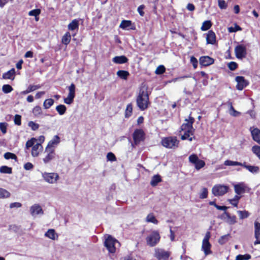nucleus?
<instances>
[{"mask_svg":"<svg viewBox=\"0 0 260 260\" xmlns=\"http://www.w3.org/2000/svg\"><path fill=\"white\" fill-rule=\"evenodd\" d=\"M189 161L194 165L195 168L199 170L203 168L205 165V162L200 159L196 154H191L189 156Z\"/></svg>","mask_w":260,"mask_h":260,"instance_id":"7","label":"nucleus"},{"mask_svg":"<svg viewBox=\"0 0 260 260\" xmlns=\"http://www.w3.org/2000/svg\"><path fill=\"white\" fill-rule=\"evenodd\" d=\"M56 110L59 114L63 115L67 110V108L64 105H59L56 107Z\"/></svg>","mask_w":260,"mask_h":260,"instance_id":"36","label":"nucleus"},{"mask_svg":"<svg viewBox=\"0 0 260 260\" xmlns=\"http://www.w3.org/2000/svg\"><path fill=\"white\" fill-rule=\"evenodd\" d=\"M150 104L149 102V95L146 88L143 87L140 89L139 94L137 98V105L139 108L145 110L148 107Z\"/></svg>","mask_w":260,"mask_h":260,"instance_id":"1","label":"nucleus"},{"mask_svg":"<svg viewBox=\"0 0 260 260\" xmlns=\"http://www.w3.org/2000/svg\"><path fill=\"white\" fill-rule=\"evenodd\" d=\"M0 173L10 174L12 173V169L6 166H3L0 167Z\"/></svg>","mask_w":260,"mask_h":260,"instance_id":"35","label":"nucleus"},{"mask_svg":"<svg viewBox=\"0 0 260 260\" xmlns=\"http://www.w3.org/2000/svg\"><path fill=\"white\" fill-rule=\"evenodd\" d=\"M11 193L7 190L0 188V199H6L10 197Z\"/></svg>","mask_w":260,"mask_h":260,"instance_id":"33","label":"nucleus"},{"mask_svg":"<svg viewBox=\"0 0 260 260\" xmlns=\"http://www.w3.org/2000/svg\"><path fill=\"white\" fill-rule=\"evenodd\" d=\"M36 141L37 140L34 138L28 140L25 144L26 149H28L30 147L32 148L33 146L35 145V143Z\"/></svg>","mask_w":260,"mask_h":260,"instance_id":"45","label":"nucleus"},{"mask_svg":"<svg viewBox=\"0 0 260 260\" xmlns=\"http://www.w3.org/2000/svg\"><path fill=\"white\" fill-rule=\"evenodd\" d=\"M28 125L31 128L32 131H37L39 128V124L32 121H30L28 123Z\"/></svg>","mask_w":260,"mask_h":260,"instance_id":"49","label":"nucleus"},{"mask_svg":"<svg viewBox=\"0 0 260 260\" xmlns=\"http://www.w3.org/2000/svg\"><path fill=\"white\" fill-rule=\"evenodd\" d=\"M2 90L5 93H8L13 90V88L8 84H6L3 86Z\"/></svg>","mask_w":260,"mask_h":260,"instance_id":"53","label":"nucleus"},{"mask_svg":"<svg viewBox=\"0 0 260 260\" xmlns=\"http://www.w3.org/2000/svg\"><path fill=\"white\" fill-rule=\"evenodd\" d=\"M236 81L237 82V85L236 86L237 89L239 90H242L248 84L247 82L245 80L244 78L242 76L236 77Z\"/></svg>","mask_w":260,"mask_h":260,"instance_id":"16","label":"nucleus"},{"mask_svg":"<svg viewBox=\"0 0 260 260\" xmlns=\"http://www.w3.org/2000/svg\"><path fill=\"white\" fill-rule=\"evenodd\" d=\"M183 131L184 132V133L183 135H182L181 139L183 140L187 139L189 141H191L194 138V137H192V136H193V132L189 133L188 132V131Z\"/></svg>","mask_w":260,"mask_h":260,"instance_id":"28","label":"nucleus"},{"mask_svg":"<svg viewBox=\"0 0 260 260\" xmlns=\"http://www.w3.org/2000/svg\"><path fill=\"white\" fill-rule=\"evenodd\" d=\"M171 253L168 251L161 248L155 249L154 256L158 260H167L170 256Z\"/></svg>","mask_w":260,"mask_h":260,"instance_id":"9","label":"nucleus"},{"mask_svg":"<svg viewBox=\"0 0 260 260\" xmlns=\"http://www.w3.org/2000/svg\"><path fill=\"white\" fill-rule=\"evenodd\" d=\"M14 121L16 125H20L21 124V116L18 114L15 115Z\"/></svg>","mask_w":260,"mask_h":260,"instance_id":"56","label":"nucleus"},{"mask_svg":"<svg viewBox=\"0 0 260 260\" xmlns=\"http://www.w3.org/2000/svg\"><path fill=\"white\" fill-rule=\"evenodd\" d=\"M146 221L151 222L155 224H157L158 223V221L156 219L153 213H150L147 216Z\"/></svg>","mask_w":260,"mask_h":260,"instance_id":"31","label":"nucleus"},{"mask_svg":"<svg viewBox=\"0 0 260 260\" xmlns=\"http://www.w3.org/2000/svg\"><path fill=\"white\" fill-rule=\"evenodd\" d=\"M71 39V36L69 32H67L66 34L62 37V43L63 44L68 45L70 42Z\"/></svg>","mask_w":260,"mask_h":260,"instance_id":"34","label":"nucleus"},{"mask_svg":"<svg viewBox=\"0 0 260 260\" xmlns=\"http://www.w3.org/2000/svg\"><path fill=\"white\" fill-rule=\"evenodd\" d=\"M32 114L35 117L40 118L43 115L42 109L39 106H35L32 111ZM44 116H48L47 114H44Z\"/></svg>","mask_w":260,"mask_h":260,"instance_id":"21","label":"nucleus"},{"mask_svg":"<svg viewBox=\"0 0 260 260\" xmlns=\"http://www.w3.org/2000/svg\"><path fill=\"white\" fill-rule=\"evenodd\" d=\"M43 150V146L40 143H37L34 146H33L31 154L33 157H37L40 152Z\"/></svg>","mask_w":260,"mask_h":260,"instance_id":"19","label":"nucleus"},{"mask_svg":"<svg viewBox=\"0 0 260 260\" xmlns=\"http://www.w3.org/2000/svg\"><path fill=\"white\" fill-rule=\"evenodd\" d=\"M251 258V255L248 254L244 255L239 254L236 256V260H248Z\"/></svg>","mask_w":260,"mask_h":260,"instance_id":"51","label":"nucleus"},{"mask_svg":"<svg viewBox=\"0 0 260 260\" xmlns=\"http://www.w3.org/2000/svg\"><path fill=\"white\" fill-rule=\"evenodd\" d=\"M4 158L6 159H16L17 156L16 155L12 153L11 152H6L4 154Z\"/></svg>","mask_w":260,"mask_h":260,"instance_id":"50","label":"nucleus"},{"mask_svg":"<svg viewBox=\"0 0 260 260\" xmlns=\"http://www.w3.org/2000/svg\"><path fill=\"white\" fill-rule=\"evenodd\" d=\"M212 24L210 21H205L203 23L201 29L203 31L207 30L211 27Z\"/></svg>","mask_w":260,"mask_h":260,"instance_id":"42","label":"nucleus"},{"mask_svg":"<svg viewBox=\"0 0 260 260\" xmlns=\"http://www.w3.org/2000/svg\"><path fill=\"white\" fill-rule=\"evenodd\" d=\"M45 236L52 240H55L56 237H57V234L55 233V230L53 229H49L45 234Z\"/></svg>","mask_w":260,"mask_h":260,"instance_id":"27","label":"nucleus"},{"mask_svg":"<svg viewBox=\"0 0 260 260\" xmlns=\"http://www.w3.org/2000/svg\"><path fill=\"white\" fill-rule=\"evenodd\" d=\"M162 181L161 177L159 175H155L152 177L150 184L152 186H155L157 185L159 182Z\"/></svg>","mask_w":260,"mask_h":260,"instance_id":"26","label":"nucleus"},{"mask_svg":"<svg viewBox=\"0 0 260 260\" xmlns=\"http://www.w3.org/2000/svg\"><path fill=\"white\" fill-rule=\"evenodd\" d=\"M250 131L253 140L260 144V130L257 128L251 127Z\"/></svg>","mask_w":260,"mask_h":260,"instance_id":"18","label":"nucleus"},{"mask_svg":"<svg viewBox=\"0 0 260 260\" xmlns=\"http://www.w3.org/2000/svg\"><path fill=\"white\" fill-rule=\"evenodd\" d=\"M117 75L122 79H127L129 74L127 71L124 70H119L117 72Z\"/></svg>","mask_w":260,"mask_h":260,"instance_id":"30","label":"nucleus"},{"mask_svg":"<svg viewBox=\"0 0 260 260\" xmlns=\"http://www.w3.org/2000/svg\"><path fill=\"white\" fill-rule=\"evenodd\" d=\"M42 176L44 180L50 184L57 183L59 179L58 174L56 173L44 172L42 173Z\"/></svg>","mask_w":260,"mask_h":260,"instance_id":"5","label":"nucleus"},{"mask_svg":"<svg viewBox=\"0 0 260 260\" xmlns=\"http://www.w3.org/2000/svg\"><path fill=\"white\" fill-rule=\"evenodd\" d=\"M41 11L39 9L32 10L29 12L28 15L29 16H34L36 17V20H38L37 16L40 14Z\"/></svg>","mask_w":260,"mask_h":260,"instance_id":"52","label":"nucleus"},{"mask_svg":"<svg viewBox=\"0 0 260 260\" xmlns=\"http://www.w3.org/2000/svg\"><path fill=\"white\" fill-rule=\"evenodd\" d=\"M161 144L167 148L175 149L178 146L179 141L176 137H169L163 138Z\"/></svg>","mask_w":260,"mask_h":260,"instance_id":"2","label":"nucleus"},{"mask_svg":"<svg viewBox=\"0 0 260 260\" xmlns=\"http://www.w3.org/2000/svg\"><path fill=\"white\" fill-rule=\"evenodd\" d=\"M218 6L221 9H225L228 5L224 0H218Z\"/></svg>","mask_w":260,"mask_h":260,"instance_id":"58","label":"nucleus"},{"mask_svg":"<svg viewBox=\"0 0 260 260\" xmlns=\"http://www.w3.org/2000/svg\"><path fill=\"white\" fill-rule=\"evenodd\" d=\"M224 165H225V166H241L242 165H244V164H243L241 162H238V161H232V160H225L224 161Z\"/></svg>","mask_w":260,"mask_h":260,"instance_id":"38","label":"nucleus"},{"mask_svg":"<svg viewBox=\"0 0 260 260\" xmlns=\"http://www.w3.org/2000/svg\"><path fill=\"white\" fill-rule=\"evenodd\" d=\"M22 206V204L19 202H14L10 204V208H20Z\"/></svg>","mask_w":260,"mask_h":260,"instance_id":"64","label":"nucleus"},{"mask_svg":"<svg viewBox=\"0 0 260 260\" xmlns=\"http://www.w3.org/2000/svg\"><path fill=\"white\" fill-rule=\"evenodd\" d=\"M190 62L192 64L194 69L197 68L198 66V60L194 56H191L190 58Z\"/></svg>","mask_w":260,"mask_h":260,"instance_id":"63","label":"nucleus"},{"mask_svg":"<svg viewBox=\"0 0 260 260\" xmlns=\"http://www.w3.org/2000/svg\"><path fill=\"white\" fill-rule=\"evenodd\" d=\"M112 61L116 64H123L127 62L128 61V59L124 55L117 56L113 58Z\"/></svg>","mask_w":260,"mask_h":260,"instance_id":"24","label":"nucleus"},{"mask_svg":"<svg viewBox=\"0 0 260 260\" xmlns=\"http://www.w3.org/2000/svg\"><path fill=\"white\" fill-rule=\"evenodd\" d=\"M208 192L207 188L205 187L203 188L201 190V192L200 193V198L202 199L207 198L208 197Z\"/></svg>","mask_w":260,"mask_h":260,"instance_id":"47","label":"nucleus"},{"mask_svg":"<svg viewBox=\"0 0 260 260\" xmlns=\"http://www.w3.org/2000/svg\"><path fill=\"white\" fill-rule=\"evenodd\" d=\"M211 245L209 242H202V249L204 251L205 255L212 253L211 250Z\"/></svg>","mask_w":260,"mask_h":260,"instance_id":"23","label":"nucleus"},{"mask_svg":"<svg viewBox=\"0 0 260 260\" xmlns=\"http://www.w3.org/2000/svg\"><path fill=\"white\" fill-rule=\"evenodd\" d=\"M229 189V187L227 185L217 184L213 187L212 192L215 196H221L226 193Z\"/></svg>","mask_w":260,"mask_h":260,"instance_id":"6","label":"nucleus"},{"mask_svg":"<svg viewBox=\"0 0 260 260\" xmlns=\"http://www.w3.org/2000/svg\"><path fill=\"white\" fill-rule=\"evenodd\" d=\"M107 158L108 160L113 161L116 160L115 155L112 152L108 153L107 155Z\"/></svg>","mask_w":260,"mask_h":260,"instance_id":"60","label":"nucleus"},{"mask_svg":"<svg viewBox=\"0 0 260 260\" xmlns=\"http://www.w3.org/2000/svg\"><path fill=\"white\" fill-rule=\"evenodd\" d=\"M79 27V21L77 19L73 20L69 25L68 29L70 30H74L78 28Z\"/></svg>","mask_w":260,"mask_h":260,"instance_id":"32","label":"nucleus"},{"mask_svg":"<svg viewBox=\"0 0 260 260\" xmlns=\"http://www.w3.org/2000/svg\"><path fill=\"white\" fill-rule=\"evenodd\" d=\"M166 71L165 67L162 65L159 66L156 69L155 73L157 75H161Z\"/></svg>","mask_w":260,"mask_h":260,"instance_id":"54","label":"nucleus"},{"mask_svg":"<svg viewBox=\"0 0 260 260\" xmlns=\"http://www.w3.org/2000/svg\"><path fill=\"white\" fill-rule=\"evenodd\" d=\"M234 186L235 191L238 196L242 193H244L247 188L246 185L243 182L235 184Z\"/></svg>","mask_w":260,"mask_h":260,"instance_id":"17","label":"nucleus"},{"mask_svg":"<svg viewBox=\"0 0 260 260\" xmlns=\"http://www.w3.org/2000/svg\"><path fill=\"white\" fill-rule=\"evenodd\" d=\"M240 198V196L236 195L233 199L229 200V202L234 207H237L239 200Z\"/></svg>","mask_w":260,"mask_h":260,"instance_id":"40","label":"nucleus"},{"mask_svg":"<svg viewBox=\"0 0 260 260\" xmlns=\"http://www.w3.org/2000/svg\"><path fill=\"white\" fill-rule=\"evenodd\" d=\"M240 30H241V28L237 24H235V27H230L228 28V30L230 32H236Z\"/></svg>","mask_w":260,"mask_h":260,"instance_id":"59","label":"nucleus"},{"mask_svg":"<svg viewBox=\"0 0 260 260\" xmlns=\"http://www.w3.org/2000/svg\"><path fill=\"white\" fill-rule=\"evenodd\" d=\"M15 74V69H12L3 75V78L5 79L14 80Z\"/></svg>","mask_w":260,"mask_h":260,"instance_id":"25","label":"nucleus"},{"mask_svg":"<svg viewBox=\"0 0 260 260\" xmlns=\"http://www.w3.org/2000/svg\"><path fill=\"white\" fill-rule=\"evenodd\" d=\"M59 137L57 135L54 136L52 139L49 142L47 147H46V150H48V149L55 150V147L59 143Z\"/></svg>","mask_w":260,"mask_h":260,"instance_id":"15","label":"nucleus"},{"mask_svg":"<svg viewBox=\"0 0 260 260\" xmlns=\"http://www.w3.org/2000/svg\"><path fill=\"white\" fill-rule=\"evenodd\" d=\"M220 218L224 220L226 222L229 224H234L236 223V217L235 215H231L230 214L224 211L221 215Z\"/></svg>","mask_w":260,"mask_h":260,"instance_id":"12","label":"nucleus"},{"mask_svg":"<svg viewBox=\"0 0 260 260\" xmlns=\"http://www.w3.org/2000/svg\"><path fill=\"white\" fill-rule=\"evenodd\" d=\"M8 123L6 122H1L0 123V129L5 134L7 133Z\"/></svg>","mask_w":260,"mask_h":260,"instance_id":"57","label":"nucleus"},{"mask_svg":"<svg viewBox=\"0 0 260 260\" xmlns=\"http://www.w3.org/2000/svg\"><path fill=\"white\" fill-rule=\"evenodd\" d=\"M186 123H183L181 126V131H188V132H193L194 129L193 128L192 124L194 121V119L192 117H189V119L185 120Z\"/></svg>","mask_w":260,"mask_h":260,"instance_id":"11","label":"nucleus"},{"mask_svg":"<svg viewBox=\"0 0 260 260\" xmlns=\"http://www.w3.org/2000/svg\"><path fill=\"white\" fill-rule=\"evenodd\" d=\"M116 244L119 245V243L111 236H108L105 241V246L109 252L114 253L116 251Z\"/></svg>","mask_w":260,"mask_h":260,"instance_id":"4","label":"nucleus"},{"mask_svg":"<svg viewBox=\"0 0 260 260\" xmlns=\"http://www.w3.org/2000/svg\"><path fill=\"white\" fill-rule=\"evenodd\" d=\"M237 64L233 61H231L228 64L229 68L232 71L235 70L237 68Z\"/></svg>","mask_w":260,"mask_h":260,"instance_id":"62","label":"nucleus"},{"mask_svg":"<svg viewBox=\"0 0 260 260\" xmlns=\"http://www.w3.org/2000/svg\"><path fill=\"white\" fill-rule=\"evenodd\" d=\"M69 93L75 95V85L74 84L72 83L68 87Z\"/></svg>","mask_w":260,"mask_h":260,"instance_id":"61","label":"nucleus"},{"mask_svg":"<svg viewBox=\"0 0 260 260\" xmlns=\"http://www.w3.org/2000/svg\"><path fill=\"white\" fill-rule=\"evenodd\" d=\"M244 165L242 166L247 169L249 171L252 173H257L258 172L259 168L256 166H252L250 165H246L245 162L243 163Z\"/></svg>","mask_w":260,"mask_h":260,"instance_id":"29","label":"nucleus"},{"mask_svg":"<svg viewBox=\"0 0 260 260\" xmlns=\"http://www.w3.org/2000/svg\"><path fill=\"white\" fill-rule=\"evenodd\" d=\"M229 113L231 115L237 117L240 115V112L236 111L233 106H231V109H229Z\"/></svg>","mask_w":260,"mask_h":260,"instance_id":"55","label":"nucleus"},{"mask_svg":"<svg viewBox=\"0 0 260 260\" xmlns=\"http://www.w3.org/2000/svg\"><path fill=\"white\" fill-rule=\"evenodd\" d=\"M54 104V100L52 99H48L45 100L43 103L44 108L48 109L50 108Z\"/></svg>","mask_w":260,"mask_h":260,"instance_id":"37","label":"nucleus"},{"mask_svg":"<svg viewBox=\"0 0 260 260\" xmlns=\"http://www.w3.org/2000/svg\"><path fill=\"white\" fill-rule=\"evenodd\" d=\"M254 229V237L257 238L258 236H260V223L255 221Z\"/></svg>","mask_w":260,"mask_h":260,"instance_id":"39","label":"nucleus"},{"mask_svg":"<svg viewBox=\"0 0 260 260\" xmlns=\"http://www.w3.org/2000/svg\"><path fill=\"white\" fill-rule=\"evenodd\" d=\"M132 22L129 20H122L120 24L119 27L122 29H126L131 26Z\"/></svg>","mask_w":260,"mask_h":260,"instance_id":"41","label":"nucleus"},{"mask_svg":"<svg viewBox=\"0 0 260 260\" xmlns=\"http://www.w3.org/2000/svg\"><path fill=\"white\" fill-rule=\"evenodd\" d=\"M230 235L227 234L221 236L218 240V243L222 245L226 243L229 239Z\"/></svg>","mask_w":260,"mask_h":260,"instance_id":"46","label":"nucleus"},{"mask_svg":"<svg viewBox=\"0 0 260 260\" xmlns=\"http://www.w3.org/2000/svg\"><path fill=\"white\" fill-rule=\"evenodd\" d=\"M30 213L32 216L36 217L37 215L43 214V211L40 205L36 204L30 207Z\"/></svg>","mask_w":260,"mask_h":260,"instance_id":"13","label":"nucleus"},{"mask_svg":"<svg viewBox=\"0 0 260 260\" xmlns=\"http://www.w3.org/2000/svg\"><path fill=\"white\" fill-rule=\"evenodd\" d=\"M251 150L260 159V146L255 145L252 147Z\"/></svg>","mask_w":260,"mask_h":260,"instance_id":"48","label":"nucleus"},{"mask_svg":"<svg viewBox=\"0 0 260 260\" xmlns=\"http://www.w3.org/2000/svg\"><path fill=\"white\" fill-rule=\"evenodd\" d=\"M214 62V59L209 56H202L200 58V63L203 66H208Z\"/></svg>","mask_w":260,"mask_h":260,"instance_id":"20","label":"nucleus"},{"mask_svg":"<svg viewBox=\"0 0 260 260\" xmlns=\"http://www.w3.org/2000/svg\"><path fill=\"white\" fill-rule=\"evenodd\" d=\"M237 213L239 215V218L241 219H243L248 217L249 215V213L247 211H238Z\"/></svg>","mask_w":260,"mask_h":260,"instance_id":"44","label":"nucleus"},{"mask_svg":"<svg viewBox=\"0 0 260 260\" xmlns=\"http://www.w3.org/2000/svg\"><path fill=\"white\" fill-rule=\"evenodd\" d=\"M236 56L238 59H243L247 55L246 46L243 44L237 45L235 48Z\"/></svg>","mask_w":260,"mask_h":260,"instance_id":"8","label":"nucleus"},{"mask_svg":"<svg viewBox=\"0 0 260 260\" xmlns=\"http://www.w3.org/2000/svg\"><path fill=\"white\" fill-rule=\"evenodd\" d=\"M45 152L47 154L43 159V160L45 164H47L55 158L56 154L55 150L53 149H48V150H45Z\"/></svg>","mask_w":260,"mask_h":260,"instance_id":"14","label":"nucleus"},{"mask_svg":"<svg viewBox=\"0 0 260 260\" xmlns=\"http://www.w3.org/2000/svg\"><path fill=\"white\" fill-rule=\"evenodd\" d=\"M206 40L207 44H214L216 42V36L212 30H210L207 34Z\"/></svg>","mask_w":260,"mask_h":260,"instance_id":"22","label":"nucleus"},{"mask_svg":"<svg viewBox=\"0 0 260 260\" xmlns=\"http://www.w3.org/2000/svg\"><path fill=\"white\" fill-rule=\"evenodd\" d=\"M134 143L135 145L139 144L141 141H144L145 139V133L141 129H137L135 131L133 135Z\"/></svg>","mask_w":260,"mask_h":260,"instance_id":"10","label":"nucleus"},{"mask_svg":"<svg viewBox=\"0 0 260 260\" xmlns=\"http://www.w3.org/2000/svg\"><path fill=\"white\" fill-rule=\"evenodd\" d=\"M133 111V107L131 104H129L127 105L126 109L125 110V116L126 118L129 117L132 113Z\"/></svg>","mask_w":260,"mask_h":260,"instance_id":"43","label":"nucleus"},{"mask_svg":"<svg viewBox=\"0 0 260 260\" xmlns=\"http://www.w3.org/2000/svg\"><path fill=\"white\" fill-rule=\"evenodd\" d=\"M160 239V236L158 232L153 231L146 238L147 244L150 247H154L159 242Z\"/></svg>","mask_w":260,"mask_h":260,"instance_id":"3","label":"nucleus"}]
</instances>
